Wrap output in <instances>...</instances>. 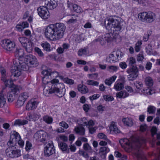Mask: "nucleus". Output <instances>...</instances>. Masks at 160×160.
Listing matches in <instances>:
<instances>
[{
    "label": "nucleus",
    "instance_id": "44",
    "mask_svg": "<svg viewBox=\"0 0 160 160\" xmlns=\"http://www.w3.org/2000/svg\"><path fill=\"white\" fill-rule=\"evenodd\" d=\"M87 84L88 85L98 86L99 84L98 82L92 80H88L86 82Z\"/></svg>",
    "mask_w": 160,
    "mask_h": 160
},
{
    "label": "nucleus",
    "instance_id": "36",
    "mask_svg": "<svg viewBox=\"0 0 160 160\" xmlns=\"http://www.w3.org/2000/svg\"><path fill=\"white\" fill-rule=\"evenodd\" d=\"M142 92L146 95H151L154 92V91L149 88H144L142 91Z\"/></svg>",
    "mask_w": 160,
    "mask_h": 160
},
{
    "label": "nucleus",
    "instance_id": "63",
    "mask_svg": "<svg viewBox=\"0 0 160 160\" xmlns=\"http://www.w3.org/2000/svg\"><path fill=\"white\" fill-rule=\"evenodd\" d=\"M12 88H13V89H12V91L13 93L17 94L19 92V90L18 88L15 85Z\"/></svg>",
    "mask_w": 160,
    "mask_h": 160
},
{
    "label": "nucleus",
    "instance_id": "60",
    "mask_svg": "<svg viewBox=\"0 0 160 160\" xmlns=\"http://www.w3.org/2000/svg\"><path fill=\"white\" fill-rule=\"evenodd\" d=\"M104 98L105 100L107 101H112L114 98L108 95H104Z\"/></svg>",
    "mask_w": 160,
    "mask_h": 160
},
{
    "label": "nucleus",
    "instance_id": "34",
    "mask_svg": "<svg viewBox=\"0 0 160 160\" xmlns=\"http://www.w3.org/2000/svg\"><path fill=\"white\" fill-rule=\"evenodd\" d=\"M43 120L48 124H51L53 121L52 118L48 115H45L43 117Z\"/></svg>",
    "mask_w": 160,
    "mask_h": 160
},
{
    "label": "nucleus",
    "instance_id": "38",
    "mask_svg": "<svg viewBox=\"0 0 160 160\" xmlns=\"http://www.w3.org/2000/svg\"><path fill=\"white\" fill-rule=\"evenodd\" d=\"M146 84L148 86L151 87L153 84V81L152 79L150 77H146L145 80Z\"/></svg>",
    "mask_w": 160,
    "mask_h": 160
},
{
    "label": "nucleus",
    "instance_id": "53",
    "mask_svg": "<svg viewBox=\"0 0 160 160\" xmlns=\"http://www.w3.org/2000/svg\"><path fill=\"white\" fill-rule=\"evenodd\" d=\"M8 101L9 102H12L14 99L15 96L14 95L10 93H8Z\"/></svg>",
    "mask_w": 160,
    "mask_h": 160
},
{
    "label": "nucleus",
    "instance_id": "13",
    "mask_svg": "<svg viewBox=\"0 0 160 160\" xmlns=\"http://www.w3.org/2000/svg\"><path fill=\"white\" fill-rule=\"evenodd\" d=\"M18 40L21 43L22 45L25 49L26 51L28 53L30 56V40L27 38L25 37H19Z\"/></svg>",
    "mask_w": 160,
    "mask_h": 160
},
{
    "label": "nucleus",
    "instance_id": "25",
    "mask_svg": "<svg viewBox=\"0 0 160 160\" xmlns=\"http://www.w3.org/2000/svg\"><path fill=\"white\" fill-rule=\"evenodd\" d=\"M28 23L27 22H24L17 25L16 28L19 31H22L24 28L28 27Z\"/></svg>",
    "mask_w": 160,
    "mask_h": 160
},
{
    "label": "nucleus",
    "instance_id": "4",
    "mask_svg": "<svg viewBox=\"0 0 160 160\" xmlns=\"http://www.w3.org/2000/svg\"><path fill=\"white\" fill-rule=\"evenodd\" d=\"M110 16L107 18L104 21V24L106 28L108 30H111L113 32L120 31L123 28L122 23L119 21L120 18Z\"/></svg>",
    "mask_w": 160,
    "mask_h": 160
},
{
    "label": "nucleus",
    "instance_id": "32",
    "mask_svg": "<svg viewBox=\"0 0 160 160\" xmlns=\"http://www.w3.org/2000/svg\"><path fill=\"white\" fill-rule=\"evenodd\" d=\"M6 98L2 92L0 93V108L4 107L6 103Z\"/></svg>",
    "mask_w": 160,
    "mask_h": 160
},
{
    "label": "nucleus",
    "instance_id": "40",
    "mask_svg": "<svg viewBox=\"0 0 160 160\" xmlns=\"http://www.w3.org/2000/svg\"><path fill=\"white\" fill-rule=\"evenodd\" d=\"M51 70L50 69H45L43 70L42 72V74L44 76V78H49V77L50 76Z\"/></svg>",
    "mask_w": 160,
    "mask_h": 160
},
{
    "label": "nucleus",
    "instance_id": "14",
    "mask_svg": "<svg viewBox=\"0 0 160 160\" xmlns=\"http://www.w3.org/2000/svg\"><path fill=\"white\" fill-rule=\"evenodd\" d=\"M55 149L52 142L47 143L44 148V153L45 155L48 157L55 152Z\"/></svg>",
    "mask_w": 160,
    "mask_h": 160
},
{
    "label": "nucleus",
    "instance_id": "26",
    "mask_svg": "<svg viewBox=\"0 0 160 160\" xmlns=\"http://www.w3.org/2000/svg\"><path fill=\"white\" fill-rule=\"evenodd\" d=\"M119 143L123 148L126 147L130 145V142L127 138H124L121 139L119 141Z\"/></svg>",
    "mask_w": 160,
    "mask_h": 160
},
{
    "label": "nucleus",
    "instance_id": "55",
    "mask_svg": "<svg viewBox=\"0 0 160 160\" xmlns=\"http://www.w3.org/2000/svg\"><path fill=\"white\" fill-rule=\"evenodd\" d=\"M64 82L70 85H72L74 84V81L72 79H70L68 78H65L64 79Z\"/></svg>",
    "mask_w": 160,
    "mask_h": 160
},
{
    "label": "nucleus",
    "instance_id": "41",
    "mask_svg": "<svg viewBox=\"0 0 160 160\" xmlns=\"http://www.w3.org/2000/svg\"><path fill=\"white\" fill-rule=\"evenodd\" d=\"M127 61L128 62L129 65L130 67H132V66H135L134 64L136 63V61L134 58L133 57H130L128 59Z\"/></svg>",
    "mask_w": 160,
    "mask_h": 160
},
{
    "label": "nucleus",
    "instance_id": "18",
    "mask_svg": "<svg viewBox=\"0 0 160 160\" xmlns=\"http://www.w3.org/2000/svg\"><path fill=\"white\" fill-rule=\"evenodd\" d=\"M45 6L48 9H53L57 6V3L54 0H45Z\"/></svg>",
    "mask_w": 160,
    "mask_h": 160
},
{
    "label": "nucleus",
    "instance_id": "51",
    "mask_svg": "<svg viewBox=\"0 0 160 160\" xmlns=\"http://www.w3.org/2000/svg\"><path fill=\"white\" fill-rule=\"evenodd\" d=\"M152 31H148L147 33L144 34L143 36V40L145 42H147L148 40L149 36L151 34Z\"/></svg>",
    "mask_w": 160,
    "mask_h": 160
},
{
    "label": "nucleus",
    "instance_id": "49",
    "mask_svg": "<svg viewBox=\"0 0 160 160\" xmlns=\"http://www.w3.org/2000/svg\"><path fill=\"white\" fill-rule=\"evenodd\" d=\"M88 53V51L86 49H81L79 50L78 52V55L79 56L86 55Z\"/></svg>",
    "mask_w": 160,
    "mask_h": 160
},
{
    "label": "nucleus",
    "instance_id": "21",
    "mask_svg": "<svg viewBox=\"0 0 160 160\" xmlns=\"http://www.w3.org/2000/svg\"><path fill=\"white\" fill-rule=\"evenodd\" d=\"M110 133H118L120 132V130L118 128L116 124L114 122H112L109 127Z\"/></svg>",
    "mask_w": 160,
    "mask_h": 160
},
{
    "label": "nucleus",
    "instance_id": "52",
    "mask_svg": "<svg viewBox=\"0 0 160 160\" xmlns=\"http://www.w3.org/2000/svg\"><path fill=\"white\" fill-rule=\"evenodd\" d=\"M144 58V57L142 52H140L139 54L137 55V59L138 61H142Z\"/></svg>",
    "mask_w": 160,
    "mask_h": 160
},
{
    "label": "nucleus",
    "instance_id": "24",
    "mask_svg": "<svg viewBox=\"0 0 160 160\" xmlns=\"http://www.w3.org/2000/svg\"><path fill=\"white\" fill-rule=\"evenodd\" d=\"M74 131L76 133L80 135H84L85 133V129L82 126L76 127L74 128Z\"/></svg>",
    "mask_w": 160,
    "mask_h": 160
},
{
    "label": "nucleus",
    "instance_id": "11",
    "mask_svg": "<svg viewBox=\"0 0 160 160\" xmlns=\"http://www.w3.org/2000/svg\"><path fill=\"white\" fill-rule=\"evenodd\" d=\"M121 53L122 52L119 51L114 52L107 58V61L111 63L118 61L122 56Z\"/></svg>",
    "mask_w": 160,
    "mask_h": 160
},
{
    "label": "nucleus",
    "instance_id": "47",
    "mask_svg": "<svg viewBox=\"0 0 160 160\" xmlns=\"http://www.w3.org/2000/svg\"><path fill=\"white\" fill-rule=\"evenodd\" d=\"M134 85L139 91L142 88L143 84L141 82L136 81L134 83Z\"/></svg>",
    "mask_w": 160,
    "mask_h": 160
},
{
    "label": "nucleus",
    "instance_id": "27",
    "mask_svg": "<svg viewBox=\"0 0 160 160\" xmlns=\"http://www.w3.org/2000/svg\"><path fill=\"white\" fill-rule=\"evenodd\" d=\"M39 103V102L35 98L31 99V110L36 109Z\"/></svg>",
    "mask_w": 160,
    "mask_h": 160
},
{
    "label": "nucleus",
    "instance_id": "62",
    "mask_svg": "<svg viewBox=\"0 0 160 160\" xmlns=\"http://www.w3.org/2000/svg\"><path fill=\"white\" fill-rule=\"evenodd\" d=\"M100 95L99 94H94L89 98L91 100H93L99 98Z\"/></svg>",
    "mask_w": 160,
    "mask_h": 160
},
{
    "label": "nucleus",
    "instance_id": "20",
    "mask_svg": "<svg viewBox=\"0 0 160 160\" xmlns=\"http://www.w3.org/2000/svg\"><path fill=\"white\" fill-rule=\"evenodd\" d=\"M112 33H106L105 34L104 36H103L102 39H100V43L102 44H104L105 41L109 42L111 41L112 40Z\"/></svg>",
    "mask_w": 160,
    "mask_h": 160
},
{
    "label": "nucleus",
    "instance_id": "28",
    "mask_svg": "<svg viewBox=\"0 0 160 160\" xmlns=\"http://www.w3.org/2000/svg\"><path fill=\"white\" fill-rule=\"evenodd\" d=\"M122 122L124 124L128 126L131 127L133 124V122L132 118H124L122 119Z\"/></svg>",
    "mask_w": 160,
    "mask_h": 160
},
{
    "label": "nucleus",
    "instance_id": "23",
    "mask_svg": "<svg viewBox=\"0 0 160 160\" xmlns=\"http://www.w3.org/2000/svg\"><path fill=\"white\" fill-rule=\"evenodd\" d=\"M123 88V83L119 81H117L114 84L113 88L117 91L121 90Z\"/></svg>",
    "mask_w": 160,
    "mask_h": 160
},
{
    "label": "nucleus",
    "instance_id": "56",
    "mask_svg": "<svg viewBox=\"0 0 160 160\" xmlns=\"http://www.w3.org/2000/svg\"><path fill=\"white\" fill-rule=\"evenodd\" d=\"M35 52H36L40 57H42L43 56V53L42 51L41 50L38 48L35 47L34 49Z\"/></svg>",
    "mask_w": 160,
    "mask_h": 160
},
{
    "label": "nucleus",
    "instance_id": "48",
    "mask_svg": "<svg viewBox=\"0 0 160 160\" xmlns=\"http://www.w3.org/2000/svg\"><path fill=\"white\" fill-rule=\"evenodd\" d=\"M156 108L154 107L149 106L148 108L147 112L149 114H153L156 111Z\"/></svg>",
    "mask_w": 160,
    "mask_h": 160
},
{
    "label": "nucleus",
    "instance_id": "19",
    "mask_svg": "<svg viewBox=\"0 0 160 160\" xmlns=\"http://www.w3.org/2000/svg\"><path fill=\"white\" fill-rule=\"evenodd\" d=\"M24 54V50L21 48H17L15 52V55L16 57L18 58V59L16 60L22 61H23V57Z\"/></svg>",
    "mask_w": 160,
    "mask_h": 160
},
{
    "label": "nucleus",
    "instance_id": "35",
    "mask_svg": "<svg viewBox=\"0 0 160 160\" xmlns=\"http://www.w3.org/2000/svg\"><path fill=\"white\" fill-rule=\"evenodd\" d=\"M98 137L100 139H103L108 142V144L111 145V142L108 139L107 136L104 133H100L98 135Z\"/></svg>",
    "mask_w": 160,
    "mask_h": 160
},
{
    "label": "nucleus",
    "instance_id": "1",
    "mask_svg": "<svg viewBox=\"0 0 160 160\" xmlns=\"http://www.w3.org/2000/svg\"><path fill=\"white\" fill-rule=\"evenodd\" d=\"M65 29L66 27L62 23L51 24L45 28L44 35L47 39L56 41L63 37Z\"/></svg>",
    "mask_w": 160,
    "mask_h": 160
},
{
    "label": "nucleus",
    "instance_id": "8",
    "mask_svg": "<svg viewBox=\"0 0 160 160\" xmlns=\"http://www.w3.org/2000/svg\"><path fill=\"white\" fill-rule=\"evenodd\" d=\"M1 44L4 49L9 51H12L15 46V43L13 41L8 39L2 40Z\"/></svg>",
    "mask_w": 160,
    "mask_h": 160
},
{
    "label": "nucleus",
    "instance_id": "57",
    "mask_svg": "<svg viewBox=\"0 0 160 160\" xmlns=\"http://www.w3.org/2000/svg\"><path fill=\"white\" fill-rule=\"evenodd\" d=\"M79 153L86 158H88L89 156L87 153L83 151H79Z\"/></svg>",
    "mask_w": 160,
    "mask_h": 160
},
{
    "label": "nucleus",
    "instance_id": "17",
    "mask_svg": "<svg viewBox=\"0 0 160 160\" xmlns=\"http://www.w3.org/2000/svg\"><path fill=\"white\" fill-rule=\"evenodd\" d=\"M46 134L42 130L38 131L34 134V138L36 140H40L42 142L45 141Z\"/></svg>",
    "mask_w": 160,
    "mask_h": 160
},
{
    "label": "nucleus",
    "instance_id": "64",
    "mask_svg": "<svg viewBox=\"0 0 160 160\" xmlns=\"http://www.w3.org/2000/svg\"><path fill=\"white\" fill-rule=\"evenodd\" d=\"M157 131V128L155 127H152L151 129V132L152 136L156 134Z\"/></svg>",
    "mask_w": 160,
    "mask_h": 160
},
{
    "label": "nucleus",
    "instance_id": "7",
    "mask_svg": "<svg viewBox=\"0 0 160 160\" xmlns=\"http://www.w3.org/2000/svg\"><path fill=\"white\" fill-rule=\"evenodd\" d=\"M127 73L129 74L127 76L129 81H133L135 79L138 75V69L136 66H132L126 70Z\"/></svg>",
    "mask_w": 160,
    "mask_h": 160
},
{
    "label": "nucleus",
    "instance_id": "3",
    "mask_svg": "<svg viewBox=\"0 0 160 160\" xmlns=\"http://www.w3.org/2000/svg\"><path fill=\"white\" fill-rule=\"evenodd\" d=\"M30 56L26 55L24 58V62L22 61H16L14 68L11 70L12 75L14 77H18L21 74V70L27 71L30 68Z\"/></svg>",
    "mask_w": 160,
    "mask_h": 160
},
{
    "label": "nucleus",
    "instance_id": "37",
    "mask_svg": "<svg viewBox=\"0 0 160 160\" xmlns=\"http://www.w3.org/2000/svg\"><path fill=\"white\" fill-rule=\"evenodd\" d=\"M83 148L86 151L89 153H92L93 152L91 147L88 143H85L83 144Z\"/></svg>",
    "mask_w": 160,
    "mask_h": 160
},
{
    "label": "nucleus",
    "instance_id": "50",
    "mask_svg": "<svg viewBox=\"0 0 160 160\" xmlns=\"http://www.w3.org/2000/svg\"><path fill=\"white\" fill-rule=\"evenodd\" d=\"M71 16H74L73 18L70 19L68 21V23L69 24L74 23L77 21V18L78 17L77 16H75L74 14H71Z\"/></svg>",
    "mask_w": 160,
    "mask_h": 160
},
{
    "label": "nucleus",
    "instance_id": "46",
    "mask_svg": "<svg viewBox=\"0 0 160 160\" xmlns=\"http://www.w3.org/2000/svg\"><path fill=\"white\" fill-rule=\"evenodd\" d=\"M99 151L103 154H105L109 151V149L107 147H102L100 148Z\"/></svg>",
    "mask_w": 160,
    "mask_h": 160
},
{
    "label": "nucleus",
    "instance_id": "43",
    "mask_svg": "<svg viewBox=\"0 0 160 160\" xmlns=\"http://www.w3.org/2000/svg\"><path fill=\"white\" fill-rule=\"evenodd\" d=\"M142 44V41H138L135 44V50L136 52H138L140 51Z\"/></svg>",
    "mask_w": 160,
    "mask_h": 160
},
{
    "label": "nucleus",
    "instance_id": "5",
    "mask_svg": "<svg viewBox=\"0 0 160 160\" xmlns=\"http://www.w3.org/2000/svg\"><path fill=\"white\" fill-rule=\"evenodd\" d=\"M15 142L14 140L12 143L9 141L7 143L9 147L6 150L5 153L7 156L8 157L17 158L21 155V151L19 150L16 149Z\"/></svg>",
    "mask_w": 160,
    "mask_h": 160
},
{
    "label": "nucleus",
    "instance_id": "9",
    "mask_svg": "<svg viewBox=\"0 0 160 160\" xmlns=\"http://www.w3.org/2000/svg\"><path fill=\"white\" fill-rule=\"evenodd\" d=\"M15 141V145L18 142V144L21 146L22 147L24 145V142L21 139V137L19 134L15 131L12 132L11 133L9 142L12 143L13 142V140Z\"/></svg>",
    "mask_w": 160,
    "mask_h": 160
},
{
    "label": "nucleus",
    "instance_id": "10",
    "mask_svg": "<svg viewBox=\"0 0 160 160\" xmlns=\"http://www.w3.org/2000/svg\"><path fill=\"white\" fill-rule=\"evenodd\" d=\"M0 72L2 74L1 79L4 82L6 87L12 88L14 86L12 80H7L6 78V74L5 69L3 67L0 68Z\"/></svg>",
    "mask_w": 160,
    "mask_h": 160
},
{
    "label": "nucleus",
    "instance_id": "30",
    "mask_svg": "<svg viewBox=\"0 0 160 160\" xmlns=\"http://www.w3.org/2000/svg\"><path fill=\"white\" fill-rule=\"evenodd\" d=\"M78 90L82 93H86L88 92L87 87L83 85L79 84L78 87Z\"/></svg>",
    "mask_w": 160,
    "mask_h": 160
},
{
    "label": "nucleus",
    "instance_id": "6",
    "mask_svg": "<svg viewBox=\"0 0 160 160\" xmlns=\"http://www.w3.org/2000/svg\"><path fill=\"white\" fill-rule=\"evenodd\" d=\"M138 18L142 22L151 23L154 21L156 18L154 13L151 12H145L140 13L138 16Z\"/></svg>",
    "mask_w": 160,
    "mask_h": 160
},
{
    "label": "nucleus",
    "instance_id": "42",
    "mask_svg": "<svg viewBox=\"0 0 160 160\" xmlns=\"http://www.w3.org/2000/svg\"><path fill=\"white\" fill-rule=\"evenodd\" d=\"M61 74L60 72H58L55 71H52L51 70L50 77L57 78L58 77H61Z\"/></svg>",
    "mask_w": 160,
    "mask_h": 160
},
{
    "label": "nucleus",
    "instance_id": "29",
    "mask_svg": "<svg viewBox=\"0 0 160 160\" xmlns=\"http://www.w3.org/2000/svg\"><path fill=\"white\" fill-rule=\"evenodd\" d=\"M38 63L36 57L33 55H31V68L35 67L38 66Z\"/></svg>",
    "mask_w": 160,
    "mask_h": 160
},
{
    "label": "nucleus",
    "instance_id": "61",
    "mask_svg": "<svg viewBox=\"0 0 160 160\" xmlns=\"http://www.w3.org/2000/svg\"><path fill=\"white\" fill-rule=\"evenodd\" d=\"M119 66L122 69H124L127 68V65L125 62H122L119 63Z\"/></svg>",
    "mask_w": 160,
    "mask_h": 160
},
{
    "label": "nucleus",
    "instance_id": "31",
    "mask_svg": "<svg viewBox=\"0 0 160 160\" xmlns=\"http://www.w3.org/2000/svg\"><path fill=\"white\" fill-rule=\"evenodd\" d=\"M129 95V94L125 91H121L116 93L117 97L119 98H125Z\"/></svg>",
    "mask_w": 160,
    "mask_h": 160
},
{
    "label": "nucleus",
    "instance_id": "16",
    "mask_svg": "<svg viewBox=\"0 0 160 160\" xmlns=\"http://www.w3.org/2000/svg\"><path fill=\"white\" fill-rule=\"evenodd\" d=\"M28 97L27 92H24L20 95L18 98V101L16 103L17 107H20L22 106L26 99Z\"/></svg>",
    "mask_w": 160,
    "mask_h": 160
},
{
    "label": "nucleus",
    "instance_id": "54",
    "mask_svg": "<svg viewBox=\"0 0 160 160\" xmlns=\"http://www.w3.org/2000/svg\"><path fill=\"white\" fill-rule=\"evenodd\" d=\"M81 122L80 123H79L81 125L85 126L87 125V121L88 120H87L85 118H83L80 119Z\"/></svg>",
    "mask_w": 160,
    "mask_h": 160
},
{
    "label": "nucleus",
    "instance_id": "58",
    "mask_svg": "<svg viewBox=\"0 0 160 160\" xmlns=\"http://www.w3.org/2000/svg\"><path fill=\"white\" fill-rule=\"evenodd\" d=\"M109 68L112 71L116 72L119 69L118 67L115 66H111L109 67Z\"/></svg>",
    "mask_w": 160,
    "mask_h": 160
},
{
    "label": "nucleus",
    "instance_id": "59",
    "mask_svg": "<svg viewBox=\"0 0 160 160\" xmlns=\"http://www.w3.org/2000/svg\"><path fill=\"white\" fill-rule=\"evenodd\" d=\"M59 125L60 126L62 127L65 129H67L68 128V125L64 122H61L59 123Z\"/></svg>",
    "mask_w": 160,
    "mask_h": 160
},
{
    "label": "nucleus",
    "instance_id": "39",
    "mask_svg": "<svg viewBox=\"0 0 160 160\" xmlns=\"http://www.w3.org/2000/svg\"><path fill=\"white\" fill-rule=\"evenodd\" d=\"M41 46L43 47L44 49L46 51L50 52L51 50L50 45L48 42H44L41 44Z\"/></svg>",
    "mask_w": 160,
    "mask_h": 160
},
{
    "label": "nucleus",
    "instance_id": "2",
    "mask_svg": "<svg viewBox=\"0 0 160 160\" xmlns=\"http://www.w3.org/2000/svg\"><path fill=\"white\" fill-rule=\"evenodd\" d=\"M59 80L54 79L50 82L48 83L43 89L44 94L46 96H49L50 94L54 93L59 98L65 94L66 89L63 83H58Z\"/></svg>",
    "mask_w": 160,
    "mask_h": 160
},
{
    "label": "nucleus",
    "instance_id": "12",
    "mask_svg": "<svg viewBox=\"0 0 160 160\" xmlns=\"http://www.w3.org/2000/svg\"><path fill=\"white\" fill-rule=\"evenodd\" d=\"M38 15L42 19L48 18L50 14L48 11V9L45 6H41L37 9Z\"/></svg>",
    "mask_w": 160,
    "mask_h": 160
},
{
    "label": "nucleus",
    "instance_id": "15",
    "mask_svg": "<svg viewBox=\"0 0 160 160\" xmlns=\"http://www.w3.org/2000/svg\"><path fill=\"white\" fill-rule=\"evenodd\" d=\"M146 140L144 139L140 138L137 140L135 145L138 146V150L134 153L138 158H139L141 155L140 150L139 148L141 147L144 146Z\"/></svg>",
    "mask_w": 160,
    "mask_h": 160
},
{
    "label": "nucleus",
    "instance_id": "45",
    "mask_svg": "<svg viewBox=\"0 0 160 160\" xmlns=\"http://www.w3.org/2000/svg\"><path fill=\"white\" fill-rule=\"evenodd\" d=\"M72 8L74 11L77 13H80L81 12L82 10L81 7L76 4H73Z\"/></svg>",
    "mask_w": 160,
    "mask_h": 160
},
{
    "label": "nucleus",
    "instance_id": "22",
    "mask_svg": "<svg viewBox=\"0 0 160 160\" xmlns=\"http://www.w3.org/2000/svg\"><path fill=\"white\" fill-rule=\"evenodd\" d=\"M58 146L60 149L64 153H69V148L67 144L64 142H60L58 144Z\"/></svg>",
    "mask_w": 160,
    "mask_h": 160
},
{
    "label": "nucleus",
    "instance_id": "33",
    "mask_svg": "<svg viewBox=\"0 0 160 160\" xmlns=\"http://www.w3.org/2000/svg\"><path fill=\"white\" fill-rule=\"evenodd\" d=\"M28 121L26 120L18 119L16 120L14 122V125L18 126L23 125L28 123Z\"/></svg>",
    "mask_w": 160,
    "mask_h": 160
}]
</instances>
